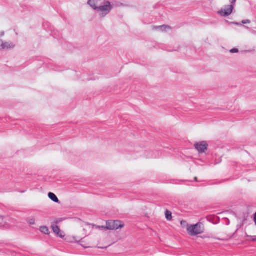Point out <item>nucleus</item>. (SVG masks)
<instances>
[{
	"label": "nucleus",
	"mask_w": 256,
	"mask_h": 256,
	"mask_svg": "<svg viewBox=\"0 0 256 256\" xmlns=\"http://www.w3.org/2000/svg\"><path fill=\"white\" fill-rule=\"evenodd\" d=\"M88 4L94 10L100 13V18H104L112 9L111 3L106 0H88Z\"/></svg>",
	"instance_id": "nucleus-1"
},
{
	"label": "nucleus",
	"mask_w": 256,
	"mask_h": 256,
	"mask_svg": "<svg viewBox=\"0 0 256 256\" xmlns=\"http://www.w3.org/2000/svg\"><path fill=\"white\" fill-rule=\"evenodd\" d=\"M188 234L191 236H196L204 232L203 224L198 223L195 224L188 226L187 227Z\"/></svg>",
	"instance_id": "nucleus-2"
},
{
	"label": "nucleus",
	"mask_w": 256,
	"mask_h": 256,
	"mask_svg": "<svg viewBox=\"0 0 256 256\" xmlns=\"http://www.w3.org/2000/svg\"><path fill=\"white\" fill-rule=\"evenodd\" d=\"M124 225L122 224L120 220H108L106 222V226H98L99 228L102 229H107L110 230H118L119 228H122Z\"/></svg>",
	"instance_id": "nucleus-3"
},
{
	"label": "nucleus",
	"mask_w": 256,
	"mask_h": 256,
	"mask_svg": "<svg viewBox=\"0 0 256 256\" xmlns=\"http://www.w3.org/2000/svg\"><path fill=\"white\" fill-rule=\"evenodd\" d=\"M236 0H230V4L226 6L224 8L218 12V14L222 16L226 17L231 14L234 8Z\"/></svg>",
	"instance_id": "nucleus-4"
},
{
	"label": "nucleus",
	"mask_w": 256,
	"mask_h": 256,
	"mask_svg": "<svg viewBox=\"0 0 256 256\" xmlns=\"http://www.w3.org/2000/svg\"><path fill=\"white\" fill-rule=\"evenodd\" d=\"M194 146L199 153H203L205 150H207L208 144L206 142L202 141L199 143L195 144Z\"/></svg>",
	"instance_id": "nucleus-5"
},
{
	"label": "nucleus",
	"mask_w": 256,
	"mask_h": 256,
	"mask_svg": "<svg viewBox=\"0 0 256 256\" xmlns=\"http://www.w3.org/2000/svg\"><path fill=\"white\" fill-rule=\"evenodd\" d=\"M15 44H14L12 42H4L2 41V50L4 49H8V48H14Z\"/></svg>",
	"instance_id": "nucleus-6"
},
{
	"label": "nucleus",
	"mask_w": 256,
	"mask_h": 256,
	"mask_svg": "<svg viewBox=\"0 0 256 256\" xmlns=\"http://www.w3.org/2000/svg\"><path fill=\"white\" fill-rule=\"evenodd\" d=\"M52 228L54 232L56 234L57 236L60 238L64 237V236L61 233L60 230L58 226H52Z\"/></svg>",
	"instance_id": "nucleus-7"
},
{
	"label": "nucleus",
	"mask_w": 256,
	"mask_h": 256,
	"mask_svg": "<svg viewBox=\"0 0 256 256\" xmlns=\"http://www.w3.org/2000/svg\"><path fill=\"white\" fill-rule=\"evenodd\" d=\"M48 198L53 202L58 203L59 202V200L53 192H50L48 194Z\"/></svg>",
	"instance_id": "nucleus-8"
},
{
	"label": "nucleus",
	"mask_w": 256,
	"mask_h": 256,
	"mask_svg": "<svg viewBox=\"0 0 256 256\" xmlns=\"http://www.w3.org/2000/svg\"><path fill=\"white\" fill-rule=\"evenodd\" d=\"M154 29L158 30L161 32H165L166 29H170V27L166 25H162L158 26H154Z\"/></svg>",
	"instance_id": "nucleus-9"
},
{
	"label": "nucleus",
	"mask_w": 256,
	"mask_h": 256,
	"mask_svg": "<svg viewBox=\"0 0 256 256\" xmlns=\"http://www.w3.org/2000/svg\"><path fill=\"white\" fill-rule=\"evenodd\" d=\"M166 218L168 220H172V213L171 212L166 210L165 212Z\"/></svg>",
	"instance_id": "nucleus-10"
},
{
	"label": "nucleus",
	"mask_w": 256,
	"mask_h": 256,
	"mask_svg": "<svg viewBox=\"0 0 256 256\" xmlns=\"http://www.w3.org/2000/svg\"><path fill=\"white\" fill-rule=\"evenodd\" d=\"M40 230L44 234H48L49 230L46 226H42L40 228Z\"/></svg>",
	"instance_id": "nucleus-11"
},
{
	"label": "nucleus",
	"mask_w": 256,
	"mask_h": 256,
	"mask_svg": "<svg viewBox=\"0 0 256 256\" xmlns=\"http://www.w3.org/2000/svg\"><path fill=\"white\" fill-rule=\"evenodd\" d=\"M28 222L31 225L35 224V218L34 217H30L27 219Z\"/></svg>",
	"instance_id": "nucleus-12"
},
{
	"label": "nucleus",
	"mask_w": 256,
	"mask_h": 256,
	"mask_svg": "<svg viewBox=\"0 0 256 256\" xmlns=\"http://www.w3.org/2000/svg\"><path fill=\"white\" fill-rule=\"evenodd\" d=\"M238 52V50L236 48H234L230 50V52L234 54V53H237Z\"/></svg>",
	"instance_id": "nucleus-13"
},
{
	"label": "nucleus",
	"mask_w": 256,
	"mask_h": 256,
	"mask_svg": "<svg viewBox=\"0 0 256 256\" xmlns=\"http://www.w3.org/2000/svg\"><path fill=\"white\" fill-rule=\"evenodd\" d=\"M242 22V24H248L250 23V20H243Z\"/></svg>",
	"instance_id": "nucleus-14"
},
{
	"label": "nucleus",
	"mask_w": 256,
	"mask_h": 256,
	"mask_svg": "<svg viewBox=\"0 0 256 256\" xmlns=\"http://www.w3.org/2000/svg\"><path fill=\"white\" fill-rule=\"evenodd\" d=\"M232 23L236 26H241L242 25L240 23H238L237 22H232Z\"/></svg>",
	"instance_id": "nucleus-15"
},
{
	"label": "nucleus",
	"mask_w": 256,
	"mask_h": 256,
	"mask_svg": "<svg viewBox=\"0 0 256 256\" xmlns=\"http://www.w3.org/2000/svg\"><path fill=\"white\" fill-rule=\"evenodd\" d=\"M2 40H0V50L2 49Z\"/></svg>",
	"instance_id": "nucleus-16"
},
{
	"label": "nucleus",
	"mask_w": 256,
	"mask_h": 256,
	"mask_svg": "<svg viewBox=\"0 0 256 256\" xmlns=\"http://www.w3.org/2000/svg\"><path fill=\"white\" fill-rule=\"evenodd\" d=\"M4 35V32H0V36H2Z\"/></svg>",
	"instance_id": "nucleus-17"
},
{
	"label": "nucleus",
	"mask_w": 256,
	"mask_h": 256,
	"mask_svg": "<svg viewBox=\"0 0 256 256\" xmlns=\"http://www.w3.org/2000/svg\"><path fill=\"white\" fill-rule=\"evenodd\" d=\"M252 241H256V236H255V238H253Z\"/></svg>",
	"instance_id": "nucleus-18"
},
{
	"label": "nucleus",
	"mask_w": 256,
	"mask_h": 256,
	"mask_svg": "<svg viewBox=\"0 0 256 256\" xmlns=\"http://www.w3.org/2000/svg\"><path fill=\"white\" fill-rule=\"evenodd\" d=\"M194 180H195L196 182H198L197 178H196H196H194Z\"/></svg>",
	"instance_id": "nucleus-19"
}]
</instances>
